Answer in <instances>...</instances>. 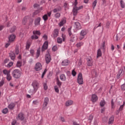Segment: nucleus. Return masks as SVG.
<instances>
[{
	"label": "nucleus",
	"mask_w": 125,
	"mask_h": 125,
	"mask_svg": "<svg viewBox=\"0 0 125 125\" xmlns=\"http://www.w3.org/2000/svg\"><path fill=\"white\" fill-rule=\"evenodd\" d=\"M69 64V61L67 59L63 60L62 62V66H67Z\"/></svg>",
	"instance_id": "dca6fc26"
},
{
	"label": "nucleus",
	"mask_w": 125,
	"mask_h": 125,
	"mask_svg": "<svg viewBox=\"0 0 125 125\" xmlns=\"http://www.w3.org/2000/svg\"><path fill=\"white\" fill-rule=\"evenodd\" d=\"M86 34H87L86 32V30H83L80 32V36L79 37V40L82 41V40L84 39V36L86 35Z\"/></svg>",
	"instance_id": "39448f33"
},
{
	"label": "nucleus",
	"mask_w": 125,
	"mask_h": 125,
	"mask_svg": "<svg viewBox=\"0 0 125 125\" xmlns=\"http://www.w3.org/2000/svg\"><path fill=\"white\" fill-rule=\"evenodd\" d=\"M12 75L15 79H19L21 77V71L19 69H15L12 72Z\"/></svg>",
	"instance_id": "7ed1b4c3"
},
{
	"label": "nucleus",
	"mask_w": 125,
	"mask_h": 125,
	"mask_svg": "<svg viewBox=\"0 0 125 125\" xmlns=\"http://www.w3.org/2000/svg\"><path fill=\"white\" fill-rule=\"evenodd\" d=\"M35 69L36 71H41L42 69V66L40 62H37L35 66Z\"/></svg>",
	"instance_id": "423d86ee"
},
{
	"label": "nucleus",
	"mask_w": 125,
	"mask_h": 125,
	"mask_svg": "<svg viewBox=\"0 0 125 125\" xmlns=\"http://www.w3.org/2000/svg\"><path fill=\"white\" fill-rule=\"evenodd\" d=\"M58 11H60V9L55 8L53 10V12L54 13H56V12H58Z\"/></svg>",
	"instance_id": "3c124183"
},
{
	"label": "nucleus",
	"mask_w": 125,
	"mask_h": 125,
	"mask_svg": "<svg viewBox=\"0 0 125 125\" xmlns=\"http://www.w3.org/2000/svg\"><path fill=\"white\" fill-rule=\"evenodd\" d=\"M49 101V100L48 99V98H45L44 99V101L43 104V107L42 108V110H44V109L46 108L47 105L48 104Z\"/></svg>",
	"instance_id": "9d476101"
},
{
	"label": "nucleus",
	"mask_w": 125,
	"mask_h": 125,
	"mask_svg": "<svg viewBox=\"0 0 125 125\" xmlns=\"http://www.w3.org/2000/svg\"><path fill=\"white\" fill-rule=\"evenodd\" d=\"M121 6L122 8H125V2L123 1V0H120Z\"/></svg>",
	"instance_id": "4c0bfd02"
},
{
	"label": "nucleus",
	"mask_w": 125,
	"mask_h": 125,
	"mask_svg": "<svg viewBox=\"0 0 125 125\" xmlns=\"http://www.w3.org/2000/svg\"><path fill=\"white\" fill-rule=\"evenodd\" d=\"M4 84V81L2 80L0 82V87L2 86L3 84Z\"/></svg>",
	"instance_id": "bf43d9fd"
},
{
	"label": "nucleus",
	"mask_w": 125,
	"mask_h": 125,
	"mask_svg": "<svg viewBox=\"0 0 125 125\" xmlns=\"http://www.w3.org/2000/svg\"><path fill=\"white\" fill-rule=\"evenodd\" d=\"M62 38L63 42H65V40H66V35L62 34Z\"/></svg>",
	"instance_id": "5fc2aeb1"
},
{
	"label": "nucleus",
	"mask_w": 125,
	"mask_h": 125,
	"mask_svg": "<svg viewBox=\"0 0 125 125\" xmlns=\"http://www.w3.org/2000/svg\"><path fill=\"white\" fill-rule=\"evenodd\" d=\"M71 28H69L68 29V34H69L70 37H71V35H72V32H71Z\"/></svg>",
	"instance_id": "4d7b16f0"
},
{
	"label": "nucleus",
	"mask_w": 125,
	"mask_h": 125,
	"mask_svg": "<svg viewBox=\"0 0 125 125\" xmlns=\"http://www.w3.org/2000/svg\"><path fill=\"white\" fill-rule=\"evenodd\" d=\"M15 53V54H17V55L19 54V49L18 48L16 49Z\"/></svg>",
	"instance_id": "680f3d73"
},
{
	"label": "nucleus",
	"mask_w": 125,
	"mask_h": 125,
	"mask_svg": "<svg viewBox=\"0 0 125 125\" xmlns=\"http://www.w3.org/2000/svg\"><path fill=\"white\" fill-rule=\"evenodd\" d=\"M110 24H111V21H108L106 23V28H109V26H110Z\"/></svg>",
	"instance_id": "8fccbe9b"
},
{
	"label": "nucleus",
	"mask_w": 125,
	"mask_h": 125,
	"mask_svg": "<svg viewBox=\"0 0 125 125\" xmlns=\"http://www.w3.org/2000/svg\"><path fill=\"white\" fill-rule=\"evenodd\" d=\"M77 4H78V0H75V2L74 3V5H75V6L73 7V13L74 16H76V15L78 14V10L82 9L83 7V6L78 7H77Z\"/></svg>",
	"instance_id": "f03ea898"
},
{
	"label": "nucleus",
	"mask_w": 125,
	"mask_h": 125,
	"mask_svg": "<svg viewBox=\"0 0 125 125\" xmlns=\"http://www.w3.org/2000/svg\"><path fill=\"white\" fill-rule=\"evenodd\" d=\"M38 39H39V37H38V36L36 35V34L31 36L32 40H38Z\"/></svg>",
	"instance_id": "58836bf2"
},
{
	"label": "nucleus",
	"mask_w": 125,
	"mask_h": 125,
	"mask_svg": "<svg viewBox=\"0 0 125 125\" xmlns=\"http://www.w3.org/2000/svg\"><path fill=\"white\" fill-rule=\"evenodd\" d=\"M100 104L101 107L104 106V105L105 104V101H104V100L101 101Z\"/></svg>",
	"instance_id": "79ce46f5"
},
{
	"label": "nucleus",
	"mask_w": 125,
	"mask_h": 125,
	"mask_svg": "<svg viewBox=\"0 0 125 125\" xmlns=\"http://www.w3.org/2000/svg\"><path fill=\"white\" fill-rule=\"evenodd\" d=\"M83 42H80L78 43L77 44H76V46L78 48L81 47V46H83Z\"/></svg>",
	"instance_id": "7c9ffc66"
},
{
	"label": "nucleus",
	"mask_w": 125,
	"mask_h": 125,
	"mask_svg": "<svg viewBox=\"0 0 125 125\" xmlns=\"http://www.w3.org/2000/svg\"><path fill=\"white\" fill-rule=\"evenodd\" d=\"M115 120V117L114 116H112L110 117L108 121V125H111V124H113L114 123V120Z\"/></svg>",
	"instance_id": "aec40b11"
},
{
	"label": "nucleus",
	"mask_w": 125,
	"mask_h": 125,
	"mask_svg": "<svg viewBox=\"0 0 125 125\" xmlns=\"http://www.w3.org/2000/svg\"><path fill=\"white\" fill-rule=\"evenodd\" d=\"M7 112H8V109L7 108H4L2 110L3 114H6Z\"/></svg>",
	"instance_id": "c03bdc74"
},
{
	"label": "nucleus",
	"mask_w": 125,
	"mask_h": 125,
	"mask_svg": "<svg viewBox=\"0 0 125 125\" xmlns=\"http://www.w3.org/2000/svg\"><path fill=\"white\" fill-rule=\"evenodd\" d=\"M73 125H80V124H79V123H78V122H73Z\"/></svg>",
	"instance_id": "774afa93"
},
{
	"label": "nucleus",
	"mask_w": 125,
	"mask_h": 125,
	"mask_svg": "<svg viewBox=\"0 0 125 125\" xmlns=\"http://www.w3.org/2000/svg\"><path fill=\"white\" fill-rule=\"evenodd\" d=\"M17 67L20 68L22 66V62L21 61H18L16 65Z\"/></svg>",
	"instance_id": "f704fd0d"
},
{
	"label": "nucleus",
	"mask_w": 125,
	"mask_h": 125,
	"mask_svg": "<svg viewBox=\"0 0 125 125\" xmlns=\"http://www.w3.org/2000/svg\"><path fill=\"white\" fill-rule=\"evenodd\" d=\"M58 43H62V39L60 37H59L57 39Z\"/></svg>",
	"instance_id": "a19ab883"
},
{
	"label": "nucleus",
	"mask_w": 125,
	"mask_h": 125,
	"mask_svg": "<svg viewBox=\"0 0 125 125\" xmlns=\"http://www.w3.org/2000/svg\"><path fill=\"white\" fill-rule=\"evenodd\" d=\"M32 85L33 87V89H30L29 90V93L34 94L36 93L37 90H38V88H39V85H40V84H39V82H38V81H34L33 82Z\"/></svg>",
	"instance_id": "f257e3e1"
},
{
	"label": "nucleus",
	"mask_w": 125,
	"mask_h": 125,
	"mask_svg": "<svg viewBox=\"0 0 125 125\" xmlns=\"http://www.w3.org/2000/svg\"><path fill=\"white\" fill-rule=\"evenodd\" d=\"M3 73L4 75H6V76H7L10 74V70L4 69L3 70Z\"/></svg>",
	"instance_id": "cd10ccee"
},
{
	"label": "nucleus",
	"mask_w": 125,
	"mask_h": 125,
	"mask_svg": "<svg viewBox=\"0 0 125 125\" xmlns=\"http://www.w3.org/2000/svg\"><path fill=\"white\" fill-rule=\"evenodd\" d=\"M6 79L7 80V81H8V82L10 81V80H11V79H12V77H11V75H10V74H8V75H6Z\"/></svg>",
	"instance_id": "ea45409f"
},
{
	"label": "nucleus",
	"mask_w": 125,
	"mask_h": 125,
	"mask_svg": "<svg viewBox=\"0 0 125 125\" xmlns=\"http://www.w3.org/2000/svg\"><path fill=\"white\" fill-rule=\"evenodd\" d=\"M61 16V15L60 14V13H57L55 14L56 18H59Z\"/></svg>",
	"instance_id": "052dcab7"
},
{
	"label": "nucleus",
	"mask_w": 125,
	"mask_h": 125,
	"mask_svg": "<svg viewBox=\"0 0 125 125\" xmlns=\"http://www.w3.org/2000/svg\"><path fill=\"white\" fill-rule=\"evenodd\" d=\"M65 23H66V19L63 18V19H62V21L59 23V25L60 27H62V26H63V25Z\"/></svg>",
	"instance_id": "6ab92c4d"
},
{
	"label": "nucleus",
	"mask_w": 125,
	"mask_h": 125,
	"mask_svg": "<svg viewBox=\"0 0 125 125\" xmlns=\"http://www.w3.org/2000/svg\"><path fill=\"white\" fill-rule=\"evenodd\" d=\"M58 35H59V30L57 29H54L52 34V38H57V37H58Z\"/></svg>",
	"instance_id": "1a4fd4ad"
},
{
	"label": "nucleus",
	"mask_w": 125,
	"mask_h": 125,
	"mask_svg": "<svg viewBox=\"0 0 125 125\" xmlns=\"http://www.w3.org/2000/svg\"><path fill=\"white\" fill-rule=\"evenodd\" d=\"M58 48H57V46H54L52 48L53 51H56Z\"/></svg>",
	"instance_id": "603ef678"
},
{
	"label": "nucleus",
	"mask_w": 125,
	"mask_h": 125,
	"mask_svg": "<svg viewBox=\"0 0 125 125\" xmlns=\"http://www.w3.org/2000/svg\"><path fill=\"white\" fill-rule=\"evenodd\" d=\"M57 83L58 84V85L59 86V87H60V86H61V85L62 84V82H61L60 81V80H59V79L58 78L57 79Z\"/></svg>",
	"instance_id": "473e14b6"
},
{
	"label": "nucleus",
	"mask_w": 125,
	"mask_h": 125,
	"mask_svg": "<svg viewBox=\"0 0 125 125\" xmlns=\"http://www.w3.org/2000/svg\"><path fill=\"white\" fill-rule=\"evenodd\" d=\"M29 19V17L28 16H26L25 17L22 21V23L23 25H26V23H27V21Z\"/></svg>",
	"instance_id": "412c9836"
},
{
	"label": "nucleus",
	"mask_w": 125,
	"mask_h": 125,
	"mask_svg": "<svg viewBox=\"0 0 125 125\" xmlns=\"http://www.w3.org/2000/svg\"><path fill=\"white\" fill-rule=\"evenodd\" d=\"M96 4H97V0H95V1L92 3V7L93 9L95 8V6H96Z\"/></svg>",
	"instance_id": "c9c22d12"
},
{
	"label": "nucleus",
	"mask_w": 125,
	"mask_h": 125,
	"mask_svg": "<svg viewBox=\"0 0 125 125\" xmlns=\"http://www.w3.org/2000/svg\"><path fill=\"white\" fill-rule=\"evenodd\" d=\"M48 46V42H45L42 47V51H44L45 49H47V47Z\"/></svg>",
	"instance_id": "ddd939ff"
},
{
	"label": "nucleus",
	"mask_w": 125,
	"mask_h": 125,
	"mask_svg": "<svg viewBox=\"0 0 125 125\" xmlns=\"http://www.w3.org/2000/svg\"><path fill=\"white\" fill-rule=\"evenodd\" d=\"M71 105H73V101L69 100L66 102L65 106H71Z\"/></svg>",
	"instance_id": "a878e982"
},
{
	"label": "nucleus",
	"mask_w": 125,
	"mask_h": 125,
	"mask_svg": "<svg viewBox=\"0 0 125 125\" xmlns=\"http://www.w3.org/2000/svg\"><path fill=\"white\" fill-rule=\"evenodd\" d=\"M15 30H16V26H13V27L10 30L11 33H13L14 32H15Z\"/></svg>",
	"instance_id": "37998d69"
},
{
	"label": "nucleus",
	"mask_w": 125,
	"mask_h": 125,
	"mask_svg": "<svg viewBox=\"0 0 125 125\" xmlns=\"http://www.w3.org/2000/svg\"><path fill=\"white\" fill-rule=\"evenodd\" d=\"M77 82L79 84H83V74L81 73L78 75Z\"/></svg>",
	"instance_id": "20e7f679"
},
{
	"label": "nucleus",
	"mask_w": 125,
	"mask_h": 125,
	"mask_svg": "<svg viewBox=\"0 0 125 125\" xmlns=\"http://www.w3.org/2000/svg\"><path fill=\"white\" fill-rule=\"evenodd\" d=\"M54 89H55L56 92H57V93H59V89L58 88V86H55L54 87Z\"/></svg>",
	"instance_id": "a18cd8bd"
},
{
	"label": "nucleus",
	"mask_w": 125,
	"mask_h": 125,
	"mask_svg": "<svg viewBox=\"0 0 125 125\" xmlns=\"http://www.w3.org/2000/svg\"><path fill=\"white\" fill-rule=\"evenodd\" d=\"M105 42H103V43L101 45V49H103V50H105Z\"/></svg>",
	"instance_id": "2f4dec72"
},
{
	"label": "nucleus",
	"mask_w": 125,
	"mask_h": 125,
	"mask_svg": "<svg viewBox=\"0 0 125 125\" xmlns=\"http://www.w3.org/2000/svg\"><path fill=\"white\" fill-rule=\"evenodd\" d=\"M15 38H16V36H15V35L12 34L10 35L9 37V42H13L14 40H15Z\"/></svg>",
	"instance_id": "2eb2a0df"
},
{
	"label": "nucleus",
	"mask_w": 125,
	"mask_h": 125,
	"mask_svg": "<svg viewBox=\"0 0 125 125\" xmlns=\"http://www.w3.org/2000/svg\"><path fill=\"white\" fill-rule=\"evenodd\" d=\"M87 120L88 123H89V124L91 123V122H92V120H93V115H92V114L89 115V116L87 118Z\"/></svg>",
	"instance_id": "5701e85b"
},
{
	"label": "nucleus",
	"mask_w": 125,
	"mask_h": 125,
	"mask_svg": "<svg viewBox=\"0 0 125 125\" xmlns=\"http://www.w3.org/2000/svg\"><path fill=\"white\" fill-rule=\"evenodd\" d=\"M47 71V70L46 69H45L44 71H43V72L42 73V79L43 78V77H44V75H45V73H46Z\"/></svg>",
	"instance_id": "6e6d98bb"
},
{
	"label": "nucleus",
	"mask_w": 125,
	"mask_h": 125,
	"mask_svg": "<svg viewBox=\"0 0 125 125\" xmlns=\"http://www.w3.org/2000/svg\"><path fill=\"white\" fill-rule=\"evenodd\" d=\"M43 20L44 21H47L48 20V16H47V14H45L43 17H42Z\"/></svg>",
	"instance_id": "72a5a7b5"
},
{
	"label": "nucleus",
	"mask_w": 125,
	"mask_h": 125,
	"mask_svg": "<svg viewBox=\"0 0 125 125\" xmlns=\"http://www.w3.org/2000/svg\"><path fill=\"white\" fill-rule=\"evenodd\" d=\"M10 57L12 60L15 59V54L13 52L10 53Z\"/></svg>",
	"instance_id": "bb28decb"
},
{
	"label": "nucleus",
	"mask_w": 125,
	"mask_h": 125,
	"mask_svg": "<svg viewBox=\"0 0 125 125\" xmlns=\"http://www.w3.org/2000/svg\"><path fill=\"white\" fill-rule=\"evenodd\" d=\"M72 75L73 76V77H75L76 75H77V72L75 71V70H72Z\"/></svg>",
	"instance_id": "09e8293b"
},
{
	"label": "nucleus",
	"mask_w": 125,
	"mask_h": 125,
	"mask_svg": "<svg viewBox=\"0 0 125 125\" xmlns=\"http://www.w3.org/2000/svg\"><path fill=\"white\" fill-rule=\"evenodd\" d=\"M31 44H32V42L28 41L26 46V49H29V48H30V46H31Z\"/></svg>",
	"instance_id": "c756f323"
},
{
	"label": "nucleus",
	"mask_w": 125,
	"mask_h": 125,
	"mask_svg": "<svg viewBox=\"0 0 125 125\" xmlns=\"http://www.w3.org/2000/svg\"><path fill=\"white\" fill-rule=\"evenodd\" d=\"M60 80L62 81V82H65V81H66V76L64 74H62L60 76Z\"/></svg>",
	"instance_id": "b1692460"
},
{
	"label": "nucleus",
	"mask_w": 125,
	"mask_h": 125,
	"mask_svg": "<svg viewBox=\"0 0 125 125\" xmlns=\"http://www.w3.org/2000/svg\"><path fill=\"white\" fill-rule=\"evenodd\" d=\"M17 120H20V121H23L24 119H25V116H24V114L23 113H19L17 117H16Z\"/></svg>",
	"instance_id": "0eeeda50"
},
{
	"label": "nucleus",
	"mask_w": 125,
	"mask_h": 125,
	"mask_svg": "<svg viewBox=\"0 0 125 125\" xmlns=\"http://www.w3.org/2000/svg\"><path fill=\"white\" fill-rule=\"evenodd\" d=\"M40 22H41V18H38L35 21V26L40 25Z\"/></svg>",
	"instance_id": "4be33fe9"
},
{
	"label": "nucleus",
	"mask_w": 125,
	"mask_h": 125,
	"mask_svg": "<svg viewBox=\"0 0 125 125\" xmlns=\"http://www.w3.org/2000/svg\"><path fill=\"white\" fill-rule=\"evenodd\" d=\"M43 40H44L45 41H46V40H47V35H44L43 36Z\"/></svg>",
	"instance_id": "69168bd1"
},
{
	"label": "nucleus",
	"mask_w": 125,
	"mask_h": 125,
	"mask_svg": "<svg viewBox=\"0 0 125 125\" xmlns=\"http://www.w3.org/2000/svg\"><path fill=\"white\" fill-rule=\"evenodd\" d=\"M93 64V60L91 57L87 58V65L88 67H91Z\"/></svg>",
	"instance_id": "6e6552de"
},
{
	"label": "nucleus",
	"mask_w": 125,
	"mask_h": 125,
	"mask_svg": "<svg viewBox=\"0 0 125 125\" xmlns=\"http://www.w3.org/2000/svg\"><path fill=\"white\" fill-rule=\"evenodd\" d=\"M101 56H102V52L101 51V48H100L97 50V58L101 57Z\"/></svg>",
	"instance_id": "a211bd4d"
},
{
	"label": "nucleus",
	"mask_w": 125,
	"mask_h": 125,
	"mask_svg": "<svg viewBox=\"0 0 125 125\" xmlns=\"http://www.w3.org/2000/svg\"><path fill=\"white\" fill-rule=\"evenodd\" d=\"M8 107L10 110H12L15 107V104L14 103H11L8 105Z\"/></svg>",
	"instance_id": "393cba45"
},
{
	"label": "nucleus",
	"mask_w": 125,
	"mask_h": 125,
	"mask_svg": "<svg viewBox=\"0 0 125 125\" xmlns=\"http://www.w3.org/2000/svg\"><path fill=\"white\" fill-rule=\"evenodd\" d=\"M111 108L112 109H114L115 108V106H114V102H113V100L111 101Z\"/></svg>",
	"instance_id": "0e129e2a"
},
{
	"label": "nucleus",
	"mask_w": 125,
	"mask_h": 125,
	"mask_svg": "<svg viewBox=\"0 0 125 125\" xmlns=\"http://www.w3.org/2000/svg\"><path fill=\"white\" fill-rule=\"evenodd\" d=\"M125 102H124L123 105H121L120 106L119 109L116 111V115H119V114H120V112L124 110V107H125Z\"/></svg>",
	"instance_id": "f8f14e48"
},
{
	"label": "nucleus",
	"mask_w": 125,
	"mask_h": 125,
	"mask_svg": "<svg viewBox=\"0 0 125 125\" xmlns=\"http://www.w3.org/2000/svg\"><path fill=\"white\" fill-rule=\"evenodd\" d=\"M40 54H41V51H40V50L38 49L37 52V55H36L37 58H39V56H40Z\"/></svg>",
	"instance_id": "49530a36"
},
{
	"label": "nucleus",
	"mask_w": 125,
	"mask_h": 125,
	"mask_svg": "<svg viewBox=\"0 0 125 125\" xmlns=\"http://www.w3.org/2000/svg\"><path fill=\"white\" fill-rule=\"evenodd\" d=\"M122 74H123V69H120L119 73L117 75V78H118V79H120V78H121V76H122Z\"/></svg>",
	"instance_id": "c85d7f7f"
},
{
	"label": "nucleus",
	"mask_w": 125,
	"mask_h": 125,
	"mask_svg": "<svg viewBox=\"0 0 125 125\" xmlns=\"http://www.w3.org/2000/svg\"><path fill=\"white\" fill-rule=\"evenodd\" d=\"M43 87L45 90H46V89H47L48 87H47V84H46V83H43Z\"/></svg>",
	"instance_id": "864d4df0"
},
{
	"label": "nucleus",
	"mask_w": 125,
	"mask_h": 125,
	"mask_svg": "<svg viewBox=\"0 0 125 125\" xmlns=\"http://www.w3.org/2000/svg\"><path fill=\"white\" fill-rule=\"evenodd\" d=\"M74 27L75 28H76V29H77V30H81V29H82V26L81 25V23H80V22L78 21L75 23Z\"/></svg>",
	"instance_id": "4468645a"
},
{
	"label": "nucleus",
	"mask_w": 125,
	"mask_h": 125,
	"mask_svg": "<svg viewBox=\"0 0 125 125\" xmlns=\"http://www.w3.org/2000/svg\"><path fill=\"white\" fill-rule=\"evenodd\" d=\"M121 88L122 90H125V84H123L121 85Z\"/></svg>",
	"instance_id": "e2e57ef3"
},
{
	"label": "nucleus",
	"mask_w": 125,
	"mask_h": 125,
	"mask_svg": "<svg viewBox=\"0 0 125 125\" xmlns=\"http://www.w3.org/2000/svg\"><path fill=\"white\" fill-rule=\"evenodd\" d=\"M12 65H13V62H11L9 63V64L7 65V67H8L9 68H10V67H11V66H12Z\"/></svg>",
	"instance_id": "13d9d810"
},
{
	"label": "nucleus",
	"mask_w": 125,
	"mask_h": 125,
	"mask_svg": "<svg viewBox=\"0 0 125 125\" xmlns=\"http://www.w3.org/2000/svg\"><path fill=\"white\" fill-rule=\"evenodd\" d=\"M12 125H18L17 124V121L16 120H13L12 122Z\"/></svg>",
	"instance_id": "de8ad7c7"
},
{
	"label": "nucleus",
	"mask_w": 125,
	"mask_h": 125,
	"mask_svg": "<svg viewBox=\"0 0 125 125\" xmlns=\"http://www.w3.org/2000/svg\"><path fill=\"white\" fill-rule=\"evenodd\" d=\"M45 60H46V63L47 64H48L51 61V57L50 56V55L49 53H48L45 56Z\"/></svg>",
	"instance_id": "9b49d317"
},
{
	"label": "nucleus",
	"mask_w": 125,
	"mask_h": 125,
	"mask_svg": "<svg viewBox=\"0 0 125 125\" xmlns=\"http://www.w3.org/2000/svg\"><path fill=\"white\" fill-rule=\"evenodd\" d=\"M98 100V98L97 97V96L95 94H93L92 95V99L91 100L92 102H96L97 100Z\"/></svg>",
	"instance_id": "f3484780"
},
{
	"label": "nucleus",
	"mask_w": 125,
	"mask_h": 125,
	"mask_svg": "<svg viewBox=\"0 0 125 125\" xmlns=\"http://www.w3.org/2000/svg\"><path fill=\"white\" fill-rule=\"evenodd\" d=\"M33 35H38V36H41V32L39 31H33Z\"/></svg>",
	"instance_id": "e433bc0d"
},
{
	"label": "nucleus",
	"mask_w": 125,
	"mask_h": 125,
	"mask_svg": "<svg viewBox=\"0 0 125 125\" xmlns=\"http://www.w3.org/2000/svg\"><path fill=\"white\" fill-rule=\"evenodd\" d=\"M98 27H101V23H100L98 25V26H95L94 28V30H96V29H97V28H98Z\"/></svg>",
	"instance_id": "338daca9"
}]
</instances>
